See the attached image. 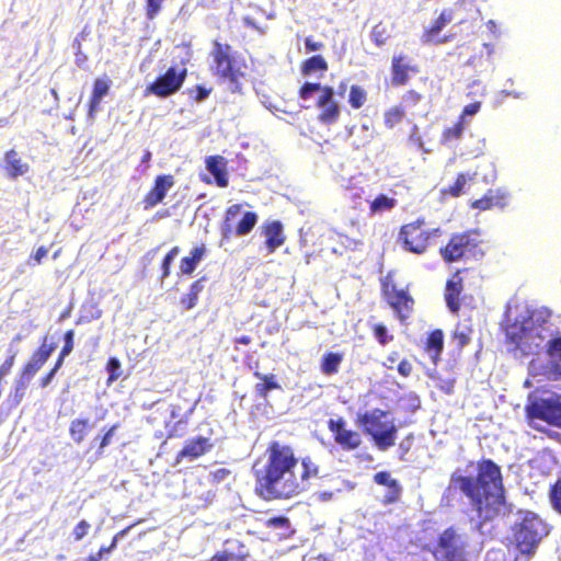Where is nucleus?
<instances>
[{"label": "nucleus", "mask_w": 561, "mask_h": 561, "mask_svg": "<svg viewBox=\"0 0 561 561\" xmlns=\"http://www.w3.org/2000/svg\"><path fill=\"white\" fill-rule=\"evenodd\" d=\"M424 352L428 354L432 363L437 365L444 351V332L440 329L432 330L424 343Z\"/></svg>", "instance_id": "nucleus-25"}, {"label": "nucleus", "mask_w": 561, "mask_h": 561, "mask_svg": "<svg viewBox=\"0 0 561 561\" xmlns=\"http://www.w3.org/2000/svg\"><path fill=\"white\" fill-rule=\"evenodd\" d=\"M106 369L110 373L107 385H112L121 377V362L116 357H110L106 363Z\"/></svg>", "instance_id": "nucleus-51"}, {"label": "nucleus", "mask_w": 561, "mask_h": 561, "mask_svg": "<svg viewBox=\"0 0 561 561\" xmlns=\"http://www.w3.org/2000/svg\"><path fill=\"white\" fill-rule=\"evenodd\" d=\"M328 69V61L322 55H313L305 59L300 65V71L304 76H311L317 72H320L322 75Z\"/></svg>", "instance_id": "nucleus-34"}, {"label": "nucleus", "mask_w": 561, "mask_h": 561, "mask_svg": "<svg viewBox=\"0 0 561 561\" xmlns=\"http://www.w3.org/2000/svg\"><path fill=\"white\" fill-rule=\"evenodd\" d=\"M317 107L320 110L318 121L324 125L335 124L341 115L340 104L334 100V90L330 85H324L322 93L317 99Z\"/></svg>", "instance_id": "nucleus-18"}, {"label": "nucleus", "mask_w": 561, "mask_h": 561, "mask_svg": "<svg viewBox=\"0 0 561 561\" xmlns=\"http://www.w3.org/2000/svg\"><path fill=\"white\" fill-rule=\"evenodd\" d=\"M320 477V467L313 460L287 471L280 478L255 486V493L264 500H289L308 491L312 481Z\"/></svg>", "instance_id": "nucleus-2"}, {"label": "nucleus", "mask_w": 561, "mask_h": 561, "mask_svg": "<svg viewBox=\"0 0 561 561\" xmlns=\"http://www.w3.org/2000/svg\"><path fill=\"white\" fill-rule=\"evenodd\" d=\"M226 164L227 162L221 156H210L206 160V168L214 175L219 187H227L229 183Z\"/></svg>", "instance_id": "nucleus-28"}, {"label": "nucleus", "mask_w": 561, "mask_h": 561, "mask_svg": "<svg viewBox=\"0 0 561 561\" xmlns=\"http://www.w3.org/2000/svg\"><path fill=\"white\" fill-rule=\"evenodd\" d=\"M442 233L439 227L431 228L425 218L419 217L399 228L397 243L404 252L424 255Z\"/></svg>", "instance_id": "nucleus-6"}, {"label": "nucleus", "mask_w": 561, "mask_h": 561, "mask_svg": "<svg viewBox=\"0 0 561 561\" xmlns=\"http://www.w3.org/2000/svg\"><path fill=\"white\" fill-rule=\"evenodd\" d=\"M186 75V68L178 70L175 67H170L163 75L158 76L153 82L146 87L145 94H152L160 99L168 98L181 89Z\"/></svg>", "instance_id": "nucleus-13"}, {"label": "nucleus", "mask_w": 561, "mask_h": 561, "mask_svg": "<svg viewBox=\"0 0 561 561\" xmlns=\"http://www.w3.org/2000/svg\"><path fill=\"white\" fill-rule=\"evenodd\" d=\"M206 245L201 244L191 250L190 255L183 256L179 264L181 275L190 276L194 273L199 262L206 255Z\"/></svg>", "instance_id": "nucleus-26"}, {"label": "nucleus", "mask_w": 561, "mask_h": 561, "mask_svg": "<svg viewBox=\"0 0 561 561\" xmlns=\"http://www.w3.org/2000/svg\"><path fill=\"white\" fill-rule=\"evenodd\" d=\"M253 376L261 380L254 387L255 394L260 399H266L270 391L280 388L274 374L263 375L255 369Z\"/></svg>", "instance_id": "nucleus-30"}, {"label": "nucleus", "mask_w": 561, "mask_h": 561, "mask_svg": "<svg viewBox=\"0 0 561 561\" xmlns=\"http://www.w3.org/2000/svg\"><path fill=\"white\" fill-rule=\"evenodd\" d=\"M91 430L92 424L88 417H78L70 422L69 435L77 445H80L84 442Z\"/></svg>", "instance_id": "nucleus-31"}, {"label": "nucleus", "mask_w": 561, "mask_h": 561, "mask_svg": "<svg viewBox=\"0 0 561 561\" xmlns=\"http://www.w3.org/2000/svg\"><path fill=\"white\" fill-rule=\"evenodd\" d=\"M265 526L267 528H279L287 531L290 527V522L285 516L271 517L266 519Z\"/></svg>", "instance_id": "nucleus-56"}, {"label": "nucleus", "mask_w": 561, "mask_h": 561, "mask_svg": "<svg viewBox=\"0 0 561 561\" xmlns=\"http://www.w3.org/2000/svg\"><path fill=\"white\" fill-rule=\"evenodd\" d=\"M15 362V354H11L7 357V359L0 365V379H4L11 373V369Z\"/></svg>", "instance_id": "nucleus-61"}, {"label": "nucleus", "mask_w": 561, "mask_h": 561, "mask_svg": "<svg viewBox=\"0 0 561 561\" xmlns=\"http://www.w3.org/2000/svg\"><path fill=\"white\" fill-rule=\"evenodd\" d=\"M401 495H402V486L399 483V484H397L396 488L391 486L388 489L387 493L381 499V503L385 506L398 503L401 500Z\"/></svg>", "instance_id": "nucleus-53"}, {"label": "nucleus", "mask_w": 561, "mask_h": 561, "mask_svg": "<svg viewBox=\"0 0 561 561\" xmlns=\"http://www.w3.org/2000/svg\"><path fill=\"white\" fill-rule=\"evenodd\" d=\"M175 185L172 174H159L153 180L152 186L144 195L141 204L145 210H149L163 202L168 192Z\"/></svg>", "instance_id": "nucleus-19"}, {"label": "nucleus", "mask_w": 561, "mask_h": 561, "mask_svg": "<svg viewBox=\"0 0 561 561\" xmlns=\"http://www.w3.org/2000/svg\"><path fill=\"white\" fill-rule=\"evenodd\" d=\"M110 87L111 80L108 78H98L94 80L89 100V112L91 115L99 108L102 99L108 94Z\"/></svg>", "instance_id": "nucleus-29"}, {"label": "nucleus", "mask_w": 561, "mask_h": 561, "mask_svg": "<svg viewBox=\"0 0 561 561\" xmlns=\"http://www.w3.org/2000/svg\"><path fill=\"white\" fill-rule=\"evenodd\" d=\"M465 125L466 124L462 123V118H458L453 126L447 127L442 131L440 142L443 145H449L460 140L463 134Z\"/></svg>", "instance_id": "nucleus-36"}, {"label": "nucleus", "mask_w": 561, "mask_h": 561, "mask_svg": "<svg viewBox=\"0 0 561 561\" xmlns=\"http://www.w3.org/2000/svg\"><path fill=\"white\" fill-rule=\"evenodd\" d=\"M371 41L377 47L383 46L390 37L388 30L385 24H376L370 33Z\"/></svg>", "instance_id": "nucleus-43"}, {"label": "nucleus", "mask_w": 561, "mask_h": 561, "mask_svg": "<svg viewBox=\"0 0 561 561\" xmlns=\"http://www.w3.org/2000/svg\"><path fill=\"white\" fill-rule=\"evenodd\" d=\"M204 278L194 280L188 288V291L180 299V305L184 310H191L198 304L199 295L204 290Z\"/></svg>", "instance_id": "nucleus-33"}, {"label": "nucleus", "mask_w": 561, "mask_h": 561, "mask_svg": "<svg viewBox=\"0 0 561 561\" xmlns=\"http://www.w3.org/2000/svg\"><path fill=\"white\" fill-rule=\"evenodd\" d=\"M73 339H75V331L72 329L66 331L64 334V345H62L60 352L69 355L73 350Z\"/></svg>", "instance_id": "nucleus-59"}, {"label": "nucleus", "mask_w": 561, "mask_h": 561, "mask_svg": "<svg viewBox=\"0 0 561 561\" xmlns=\"http://www.w3.org/2000/svg\"><path fill=\"white\" fill-rule=\"evenodd\" d=\"M527 415L561 428V401L559 398L534 400L527 407Z\"/></svg>", "instance_id": "nucleus-15"}, {"label": "nucleus", "mask_w": 561, "mask_h": 561, "mask_svg": "<svg viewBox=\"0 0 561 561\" xmlns=\"http://www.w3.org/2000/svg\"><path fill=\"white\" fill-rule=\"evenodd\" d=\"M4 170L9 178L16 179L28 171V164L23 162L15 149L4 153Z\"/></svg>", "instance_id": "nucleus-27"}, {"label": "nucleus", "mask_w": 561, "mask_h": 561, "mask_svg": "<svg viewBox=\"0 0 561 561\" xmlns=\"http://www.w3.org/2000/svg\"><path fill=\"white\" fill-rule=\"evenodd\" d=\"M371 333L379 345L386 346L394 340L388 328L383 323H375L370 327Z\"/></svg>", "instance_id": "nucleus-40"}, {"label": "nucleus", "mask_w": 561, "mask_h": 561, "mask_svg": "<svg viewBox=\"0 0 561 561\" xmlns=\"http://www.w3.org/2000/svg\"><path fill=\"white\" fill-rule=\"evenodd\" d=\"M547 355L554 360L561 362V335L550 339L546 344Z\"/></svg>", "instance_id": "nucleus-45"}, {"label": "nucleus", "mask_w": 561, "mask_h": 561, "mask_svg": "<svg viewBox=\"0 0 561 561\" xmlns=\"http://www.w3.org/2000/svg\"><path fill=\"white\" fill-rule=\"evenodd\" d=\"M47 255H48V248H46L45 245H41L39 248H37V250L33 254H31L28 256L27 264L28 265L41 264L43 259H45Z\"/></svg>", "instance_id": "nucleus-57"}, {"label": "nucleus", "mask_w": 561, "mask_h": 561, "mask_svg": "<svg viewBox=\"0 0 561 561\" xmlns=\"http://www.w3.org/2000/svg\"><path fill=\"white\" fill-rule=\"evenodd\" d=\"M551 314V311L545 307L530 311L522 321H514L506 328V341L524 355L538 353L546 340L545 325L549 322Z\"/></svg>", "instance_id": "nucleus-3"}, {"label": "nucleus", "mask_w": 561, "mask_h": 561, "mask_svg": "<svg viewBox=\"0 0 561 561\" xmlns=\"http://www.w3.org/2000/svg\"><path fill=\"white\" fill-rule=\"evenodd\" d=\"M467 183V176L463 173H459L455 180V182L449 185L447 188L443 191L445 195H449L453 197H459L462 192L463 187Z\"/></svg>", "instance_id": "nucleus-47"}, {"label": "nucleus", "mask_w": 561, "mask_h": 561, "mask_svg": "<svg viewBox=\"0 0 561 561\" xmlns=\"http://www.w3.org/2000/svg\"><path fill=\"white\" fill-rule=\"evenodd\" d=\"M187 415L184 417L174 422L169 428H168V438H181L186 433V425H187Z\"/></svg>", "instance_id": "nucleus-48"}, {"label": "nucleus", "mask_w": 561, "mask_h": 561, "mask_svg": "<svg viewBox=\"0 0 561 561\" xmlns=\"http://www.w3.org/2000/svg\"><path fill=\"white\" fill-rule=\"evenodd\" d=\"M165 0H145V14L148 20H153L161 12Z\"/></svg>", "instance_id": "nucleus-52"}, {"label": "nucleus", "mask_w": 561, "mask_h": 561, "mask_svg": "<svg viewBox=\"0 0 561 561\" xmlns=\"http://www.w3.org/2000/svg\"><path fill=\"white\" fill-rule=\"evenodd\" d=\"M423 100V94L411 89L408 90L401 98V103L399 105L403 106L404 111L407 108L411 110L415 107Z\"/></svg>", "instance_id": "nucleus-46"}, {"label": "nucleus", "mask_w": 561, "mask_h": 561, "mask_svg": "<svg viewBox=\"0 0 561 561\" xmlns=\"http://www.w3.org/2000/svg\"><path fill=\"white\" fill-rule=\"evenodd\" d=\"M405 111L401 105H394L388 108L383 114V124L391 129L403 121Z\"/></svg>", "instance_id": "nucleus-38"}, {"label": "nucleus", "mask_w": 561, "mask_h": 561, "mask_svg": "<svg viewBox=\"0 0 561 561\" xmlns=\"http://www.w3.org/2000/svg\"><path fill=\"white\" fill-rule=\"evenodd\" d=\"M305 47L308 53L321 50L324 47V44L320 41H316L312 36H307L305 38Z\"/></svg>", "instance_id": "nucleus-63"}, {"label": "nucleus", "mask_w": 561, "mask_h": 561, "mask_svg": "<svg viewBox=\"0 0 561 561\" xmlns=\"http://www.w3.org/2000/svg\"><path fill=\"white\" fill-rule=\"evenodd\" d=\"M356 423L363 428L365 434L371 437L380 450H387L394 446L398 427L393 419L390 417L389 411L373 409L359 413Z\"/></svg>", "instance_id": "nucleus-7"}, {"label": "nucleus", "mask_w": 561, "mask_h": 561, "mask_svg": "<svg viewBox=\"0 0 561 561\" xmlns=\"http://www.w3.org/2000/svg\"><path fill=\"white\" fill-rule=\"evenodd\" d=\"M470 548L468 534L450 525L438 534L432 553L436 561H469Z\"/></svg>", "instance_id": "nucleus-8"}, {"label": "nucleus", "mask_w": 561, "mask_h": 561, "mask_svg": "<svg viewBox=\"0 0 561 561\" xmlns=\"http://www.w3.org/2000/svg\"><path fill=\"white\" fill-rule=\"evenodd\" d=\"M471 333H472V329L469 327H466L463 329H460L459 327H457L456 330L451 334V340L456 343L457 347L459 350H461L470 343Z\"/></svg>", "instance_id": "nucleus-41"}, {"label": "nucleus", "mask_w": 561, "mask_h": 561, "mask_svg": "<svg viewBox=\"0 0 561 561\" xmlns=\"http://www.w3.org/2000/svg\"><path fill=\"white\" fill-rule=\"evenodd\" d=\"M213 46L214 75L227 81L232 93H240L244 72L232 55V47L218 41H215Z\"/></svg>", "instance_id": "nucleus-9"}, {"label": "nucleus", "mask_w": 561, "mask_h": 561, "mask_svg": "<svg viewBox=\"0 0 561 561\" xmlns=\"http://www.w3.org/2000/svg\"><path fill=\"white\" fill-rule=\"evenodd\" d=\"M397 206V199L386 194H378L369 204V214L377 215L392 210Z\"/></svg>", "instance_id": "nucleus-35"}, {"label": "nucleus", "mask_w": 561, "mask_h": 561, "mask_svg": "<svg viewBox=\"0 0 561 561\" xmlns=\"http://www.w3.org/2000/svg\"><path fill=\"white\" fill-rule=\"evenodd\" d=\"M480 108H481V102H479V101L472 102L462 108V112L458 118H462V123L466 124V122H465L466 116L476 115L480 111Z\"/></svg>", "instance_id": "nucleus-60"}, {"label": "nucleus", "mask_w": 561, "mask_h": 561, "mask_svg": "<svg viewBox=\"0 0 561 561\" xmlns=\"http://www.w3.org/2000/svg\"><path fill=\"white\" fill-rule=\"evenodd\" d=\"M549 500L552 508L561 515V477L550 486Z\"/></svg>", "instance_id": "nucleus-44"}, {"label": "nucleus", "mask_w": 561, "mask_h": 561, "mask_svg": "<svg viewBox=\"0 0 561 561\" xmlns=\"http://www.w3.org/2000/svg\"><path fill=\"white\" fill-rule=\"evenodd\" d=\"M210 90L206 89L203 85H196V95L194 96L195 101L201 102L208 98Z\"/></svg>", "instance_id": "nucleus-64"}, {"label": "nucleus", "mask_w": 561, "mask_h": 561, "mask_svg": "<svg viewBox=\"0 0 561 561\" xmlns=\"http://www.w3.org/2000/svg\"><path fill=\"white\" fill-rule=\"evenodd\" d=\"M136 525V523L125 527L124 529L119 530L117 534L114 535L111 543L108 546H102L98 551L101 553V556L103 557L104 554H108L111 553L117 546V542L121 538H123L124 536H126L129 530Z\"/></svg>", "instance_id": "nucleus-50"}, {"label": "nucleus", "mask_w": 561, "mask_h": 561, "mask_svg": "<svg viewBox=\"0 0 561 561\" xmlns=\"http://www.w3.org/2000/svg\"><path fill=\"white\" fill-rule=\"evenodd\" d=\"M343 354L336 352H327L320 360V370L325 376H332L339 373L343 362Z\"/></svg>", "instance_id": "nucleus-32"}, {"label": "nucleus", "mask_w": 561, "mask_h": 561, "mask_svg": "<svg viewBox=\"0 0 561 561\" xmlns=\"http://www.w3.org/2000/svg\"><path fill=\"white\" fill-rule=\"evenodd\" d=\"M180 253V248L178 245L172 247L169 252L165 254L161 262V278L165 279L171 274V266L173 260L178 256Z\"/></svg>", "instance_id": "nucleus-42"}, {"label": "nucleus", "mask_w": 561, "mask_h": 561, "mask_svg": "<svg viewBox=\"0 0 561 561\" xmlns=\"http://www.w3.org/2000/svg\"><path fill=\"white\" fill-rule=\"evenodd\" d=\"M465 270H457L446 282L444 299L447 308L453 313H458L461 308V293L463 291V278L461 273Z\"/></svg>", "instance_id": "nucleus-21"}, {"label": "nucleus", "mask_w": 561, "mask_h": 561, "mask_svg": "<svg viewBox=\"0 0 561 561\" xmlns=\"http://www.w3.org/2000/svg\"><path fill=\"white\" fill-rule=\"evenodd\" d=\"M477 476L454 472L450 485L466 495L482 522H490L505 507V490L500 466L491 459L477 462Z\"/></svg>", "instance_id": "nucleus-1"}, {"label": "nucleus", "mask_w": 561, "mask_h": 561, "mask_svg": "<svg viewBox=\"0 0 561 561\" xmlns=\"http://www.w3.org/2000/svg\"><path fill=\"white\" fill-rule=\"evenodd\" d=\"M367 101V92L358 84H353L350 88L348 103L352 108L358 110L364 106Z\"/></svg>", "instance_id": "nucleus-39"}, {"label": "nucleus", "mask_w": 561, "mask_h": 561, "mask_svg": "<svg viewBox=\"0 0 561 561\" xmlns=\"http://www.w3.org/2000/svg\"><path fill=\"white\" fill-rule=\"evenodd\" d=\"M118 426L119 425L117 423L113 424L108 428H106L102 435H99L94 438V443L99 442L98 448L95 450V459H99L103 456L104 448L112 443V439Z\"/></svg>", "instance_id": "nucleus-37"}, {"label": "nucleus", "mask_w": 561, "mask_h": 561, "mask_svg": "<svg viewBox=\"0 0 561 561\" xmlns=\"http://www.w3.org/2000/svg\"><path fill=\"white\" fill-rule=\"evenodd\" d=\"M242 205L233 204L230 205L224 215V219L220 224L221 237L226 240L232 237H243L249 234L255 227L259 216L254 211L243 213L241 219L236 222V218L241 214Z\"/></svg>", "instance_id": "nucleus-11"}, {"label": "nucleus", "mask_w": 561, "mask_h": 561, "mask_svg": "<svg viewBox=\"0 0 561 561\" xmlns=\"http://www.w3.org/2000/svg\"><path fill=\"white\" fill-rule=\"evenodd\" d=\"M324 85H321L318 82H305L299 89V98L301 100H309L313 92L320 91L322 93V89Z\"/></svg>", "instance_id": "nucleus-55"}, {"label": "nucleus", "mask_w": 561, "mask_h": 561, "mask_svg": "<svg viewBox=\"0 0 561 561\" xmlns=\"http://www.w3.org/2000/svg\"><path fill=\"white\" fill-rule=\"evenodd\" d=\"M382 293L388 305L396 312L398 319L401 322L405 321L414 309V299L410 295L409 290L404 288L398 289L396 286L389 288V285L386 284L382 288Z\"/></svg>", "instance_id": "nucleus-16"}, {"label": "nucleus", "mask_w": 561, "mask_h": 561, "mask_svg": "<svg viewBox=\"0 0 561 561\" xmlns=\"http://www.w3.org/2000/svg\"><path fill=\"white\" fill-rule=\"evenodd\" d=\"M420 69L412 58L405 54H397L391 58L390 73L391 85L403 87L410 82L412 76L419 73Z\"/></svg>", "instance_id": "nucleus-17"}, {"label": "nucleus", "mask_w": 561, "mask_h": 561, "mask_svg": "<svg viewBox=\"0 0 561 561\" xmlns=\"http://www.w3.org/2000/svg\"><path fill=\"white\" fill-rule=\"evenodd\" d=\"M400 360V353L398 351H391L387 355L383 366L389 370H393Z\"/></svg>", "instance_id": "nucleus-62"}, {"label": "nucleus", "mask_w": 561, "mask_h": 561, "mask_svg": "<svg viewBox=\"0 0 561 561\" xmlns=\"http://www.w3.org/2000/svg\"><path fill=\"white\" fill-rule=\"evenodd\" d=\"M543 535L542 520L534 514L526 515L513 528V542L522 554L533 556Z\"/></svg>", "instance_id": "nucleus-10"}, {"label": "nucleus", "mask_w": 561, "mask_h": 561, "mask_svg": "<svg viewBox=\"0 0 561 561\" xmlns=\"http://www.w3.org/2000/svg\"><path fill=\"white\" fill-rule=\"evenodd\" d=\"M329 431L332 433L334 442L345 451L358 449L363 444L359 432L348 428L344 417L330 419L327 423Z\"/></svg>", "instance_id": "nucleus-14"}, {"label": "nucleus", "mask_w": 561, "mask_h": 561, "mask_svg": "<svg viewBox=\"0 0 561 561\" xmlns=\"http://www.w3.org/2000/svg\"><path fill=\"white\" fill-rule=\"evenodd\" d=\"M454 20V10L445 8L423 32L422 39L425 43L444 44L454 38L453 34L439 36L440 31Z\"/></svg>", "instance_id": "nucleus-20"}, {"label": "nucleus", "mask_w": 561, "mask_h": 561, "mask_svg": "<svg viewBox=\"0 0 561 561\" xmlns=\"http://www.w3.org/2000/svg\"><path fill=\"white\" fill-rule=\"evenodd\" d=\"M373 479L375 483L383 485L387 489L391 486L396 488L397 484L400 483L397 479L391 478V474L388 471H378L374 474Z\"/></svg>", "instance_id": "nucleus-54"}, {"label": "nucleus", "mask_w": 561, "mask_h": 561, "mask_svg": "<svg viewBox=\"0 0 561 561\" xmlns=\"http://www.w3.org/2000/svg\"><path fill=\"white\" fill-rule=\"evenodd\" d=\"M262 229L265 236L267 253L272 254L285 243L286 237L284 234L283 225L279 220H272L265 222Z\"/></svg>", "instance_id": "nucleus-24"}, {"label": "nucleus", "mask_w": 561, "mask_h": 561, "mask_svg": "<svg viewBox=\"0 0 561 561\" xmlns=\"http://www.w3.org/2000/svg\"><path fill=\"white\" fill-rule=\"evenodd\" d=\"M398 374L403 377V378H408L412 375L413 373V365L412 363L407 359V358H402L398 364H397V367H396Z\"/></svg>", "instance_id": "nucleus-58"}, {"label": "nucleus", "mask_w": 561, "mask_h": 561, "mask_svg": "<svg viewBox=\"0 0 561 561\" xmlns=\"http://www.w3.org/2000/svg\"><path fill=\"white\" fill-rule=\"evenodd\" d=\"M484 241L478 229L454 232L447 243L439 249L443 261L455 262L480 261L484 257Z\"/></svg>", "instance_id": "nucleus-5"}, {"label": "nucleus", "mask_w": 561, "mask_h": 561, "mask_svg": "<svg viewBox=\"0 0 561 561\" xmlns=\"http://www.w3.org/2000/svg\"><path fill=\"white\" fill-rule=\"evenodd\" d=\"M266 461L262 470L255 472V486L267 483L276 478H280L287 471L296 469L311 460L309 456L299 457L291 445L272 440L265 450Z\"/></svg>", "instance_id": "nucleus-4"}, {"label": "nucleus", "mask_w": 561, "mask_h": 561, "mask_svg": "<svg viewBox=\"0 0 561 561\" xmlns=\"http://www.w3.org/2000/svg\"><path fill=\"white\" fill-rule=\"evenodd\" d=\"M91 528H92V525L87 519L79 520L75 525V527H73V529L71 531V536H72L73 540L75 541H80L83 538H85L89 535Z\"/></svg>", "instance_id": "nucleus-49"}, {"label": "nucleus", "mask_w": 561, "mask_h": 561, "mask_svg": "<svg viewBox=\"0 0 561 561\" xmlns=\"http://www.w3.org/2000/svg\"><path fill=\"white\" fill-rule=\"evenodd\" d=\"M508 203V193L502 188H490L482 197L472 202L471 207L488 210L493 207L504 208Z\"/></svg>", "instance_id": "nucleus-23"}, {"label": "nucleus", "mask_w": 561, "mask_h": 561, "mask_svg": "<svg viewBox=\"0 0 561 561\" xmlns=\"http://www.w3.org/2000/svg\"><path fill=\"white\" fill-rule=\"evenodd\" d=\"M54 351L55 345L47 343V336H44L41 345L32 353L30 359L20 370L15 382L16 392L21 391V396H23V391L26 389L32 378L45 365Z\"/></svg>", "instance_id": "nucleus-12"}, {"label": "nucleus", "mask_w": 561, "mask_h": 561, "mask_svg": "<svg viewBox=\"0 0 561 561\" xmlns=\"http://www.w3.org/2000/svg\"><path fill=\"white\" fill-rule=\"evenodd\" d=\"M213 448L209 438L198 436L187 440L183 448L176 454L175 463H180L184 459L195 460Z\"/></svg>", "instance_id": "nucleus-22"}]
</instances>
